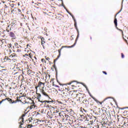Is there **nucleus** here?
<instances>
[{
	"label": "nucleus",
	"instance_id": "a878e982",
	"mask_svg": "<svg viewBox=\"0 0 128 128\" xmlns=\"http://www.w3.org/2000/svg\"><path fill=\"white\" fill-rule=\"evenodd\" d=\"M0 42H2L1 47L2 48H4V46H6V45H4V42H2V40H1Z\"/></svg>",
	"mask_w": 128,
	"mask_h": 128
},
{
	"label": "nucleus",
	"instance_id": "c756f323",
	"mask_svg": "<svg viewBox=\"0 0 128 128\" xmlns=\"http://www.w3.org/2000/svg\"><path fill=\"white\" fill-rule=\"evenodd\" d=\"M70 118L71 117L68 115L67 116V118H66V122H68V120H70Z\"/></svg>",
	"mask_w": 128,
	"mask_h": 128
},
{
	"label": "nucleus",
	"instance_id": "c85d7f7f",
	"mask_svg": "<svg viewBox=\"0 0 128 128\" xmlns=\"http://www.w3.org/2000/svg\"><path fill=\"white\" fill-rule=\"evenodd\" d=\"M116 28L118 30H120V32H121L122 34V36H124V31H122V30L118 28V27Z\"/></svg>",
	"mask_w": 128,
	"mask_h": 128
},
{
	"label": "nucleus",
	"instance_id": "dca6fc26",
	"mask_svg": "<svg viewBox=\"0 0 128 128\" xmlns=\"http://www.w3.org/2000/svg\"><path fill=\"white\" fill-rule=\"evenodd\" d=\"M38 38H40L41 44L43 48H44V44H46V41H44V38L42 36H40V37H38Z\"/></svg>",
	"mask_w": 128,
	"mask_h": 128
},
{
	"label": "nucleus",
	"instance_id": "864d4df0",
	"mask_svg": "<svg viewBox=\"0 0 128 128\" xmlns=\"http://www.w3.org/2000/svg\"><path fill=\"white\" fill-rule=\"evenodd\" d=\"M26 46H27V48H28V46H30L28 45V44H27Z\"/></svg>",
	"mask_w": 128,
	"mask_h": 128
},
{
	"label": "nucleus",
	"instance_id": "680f3d73",
	"mask_svg": "<svg viewBox=\"0 0 128 128\" xmlns=\"http://www.w3.org/2000/svg\"><path fill=\"white\" fill-rule=\"evenodd\" d=\"M92 37H90V40H92Z\"/></svg>",
	"mask_w": 128,
	"mask_h": 128
},
{
	"label": "nucleus",
	"instance_id": "8fccbe9b",
	"mask_svg": "<svg viewBox=\"0 0 128 128\" xmlns=\"http://www.w3.org/2000/svg\"><path fill=\"white\" fill-rule=\"evenodd\" d=\"M6 31L7 32H10V30H8V28H6Z\"/></svg>",
	"mask_w": 128,
	"mask_h": 128
},
{
	"label": "nucleus",
	"instance_id": "f257e3e1",
	"mask_svg": "<svg viewBox=\"0 0 128 128\" xmlns=\"http://www.w3.org/2000/svg\"><path fill=\"white\" fill-rule=\"evenodd\" d=\"M44 86V83L40 81L38 82V85L35 87V88L36 90V98L38 100V102H44L45 104H50V102H54V101L53 100H52L51 101H48V100H44V101H40V98L42 97V95L40 94L38 92V88H40L42 86Z\"/></svg>",
	"mask_w": 128,
	"mask_h": 128
},
{
	"label": "nucleus",
	"instance_id": "412c9836",
	"mask_svg": "<svg viewBox=\"0 0 128 128\" xmlns=\"http://www.w3.org/2000/svg\"><path fill=\"white\" fill-rule=\"evenodd\" d=\"M68 115L64 114L63 118H62V120H63L64 122H66V118H68Z\"/></svg>",
	"mask_w": 128,
	"mask_h": 128
},
{
	"label": "nucleus",
	"instance_id": "f8f14e48",
	"mask_svg": "<svg viewBox=\"0 0 128 128\" xmlns=\"http://www.w3.org/2000/svg\"><path fill=\"white\" fill-rule=\"evenodd\" d=\"M56 88H58V90L60 92L64 91V90H66V88L64 85H60V86H56Z\"/></svg>",
	"mask_w": 128,
	"mask_h": 128
},
{
	"label": "nucleus",
	"instance_id": "603ef678",
	"mask_svg": "<svg viewBox=\"0 0 128 128\" xmlns=\"http://www.w3.org/2000/svg\"><path fill=\"white\" fill-rule=\"evenodd\" d=\"M16 44V48H18L19 47H18V44Z\"/></svg>",
	"mask_w": 128,
	"mask_h": 128
},
{
	"label": "nucleus",
	"instance_id": "7ed1b4c3",
	"mask_svg": "<svg viewBox=\"0 0 128 128\" xmlns=\"http://www.w3.org/2000/svg\"><path fill=\"white\" fill-rule=\"evenodd\" d=\"M91 97L92 98H93V100H94L97 103V104H100V106H102V107L103 108H106V106H108V104H106V100H108V98H112V97H107L103 101H102V102L98 101V100H96V98L94 97L93 96H91Z\"/></svg>",
	"mask_w": 128,
	"mask_h": 128
},
{
	"label": "nucleus",
	"instance_id": "7c9ffc66",
	"mask_svg": "<svg viewBox=\"0 0 128 128\" xmlns=\"http://www.w3.org/2000/svg\"><path fill=\"white\" fill-rule=\"evenodd\" d=\"M73 124H75V126H76V120L74 118L72 119Z\"/></svg>",
	"mask_w": 128,
	"mask_h": 128
},
{
	"label": "nucleus",
	"instance_id": "de8ad7c7",
	"mask_svg": "<svg viewBox=\"0 0 128 128\" xmlns=\"http://www.w3.org/2000/svg\"><path fill=\"white\" fill-rule=\"evenodd\" d=\"M102 73L104 74H108L105 71H102Z\"/></svg>",
	"mask_w": 128,
	"mask_h": 128
},
{
	"label": "nucleus",
	"instance_id": "052dcab7",
	"mask_svg": "<svg viewBox=\"0 0 128 128\" xmlns=\"http://www.w3.org/2000/svg\"><path fill=\"white\" fill-rule=\"evenodd\" d=\"M22 16H24V14H22Z\"/></svg>",
	"mask_w": 128,
	"mask_h": 128
},
{
	"label": "nucleus",
	"instance_id": "1a4fd4ad",
	"mask_svg": "<svg viewBox=\"0 0 128 128\" xmlns=\"http://www.w3.org/2000/svg\"><path fill=\"white\" fill-rule=\"evenodd\" d=\"M4 100H8V102L12 104H16V100H14L12 98H6L5 99H3L2 100V101H0V104L3 102H4Z\"/></svg>",
	"mask_w": 128,
	"mask_h": 128
},
{
	"label": "nucleus",
	"instance_id": "5701e85b",
	"mask_svg": "<svg viewBox=\"0 0 128 128\" xmlns=\"http://www.w3.org/2000/svg\"><path fill=\"white\" fill-rule=\"evenodd\" d=\"M69 124H74V122L72 121V118L70 117V120L68 122Z\"/></svg>",
	"mask_w": 128,
	"mask_h": 128
},
{
	"label": "nucleus",
	"instance_id": "bf43d9fd",
	"mask_svg": "<svg viewBox=\"0 0 128 128\" xmlns=\"http://www.w3.org/2000/svg\"><path fill=\"white\" fill-rule=\"evenodd\" d=\"M48 107V104L47 105V108Z\"/></svg>",
	"mask_w": 128,
	"mask_h": 128
},
{
	"label": "nucleus",
	"instance_id": "0e129e2a",
	"mask_svg": "<svg viewBox=\"0 0 128 128\" xmlns=\"http://www.w3.org/2000/svg\"><path fill=\"white\" fill-rule=\"evenodd\" d=\"M10 46H12V44H10Z\"/></svg>",
	"mask_w": 128,
	"mask_h": 128
},
{
	"label": "nucleus",
	"instance_id": "4c0bfd02",
	"mask_svg": "<svg viewBox=\"0 0 128 128\" xmlns=\"http://www.w3.org/2000/svg\"><path fill=\"white\" fill-rule=\"evenodd\" d=\"M53 68H54L55 69V70H56V72L57 70H56V64H54L53 65Z\"/></svg>",
	"mask_w": 128,
	"mask_h": 128
},
{
	"label": "nucleus",
	"instance_id": "69168bd1",
	"mask_svg": "<svg viewBox=\"0 0 128 128\" xmlns=\"http://www.w3.org/2000/svg\"><path fill=\"white\" fill-rule=\"evenodd\" d=\"M52 70V68H51Z\"/></svg>",
	"mask_w": 128,
	"mask_h": 128
},
{
	"label": "nucleus",
	"instance_id": "b1692460",
	"mask_svg": "<svg viewBox=\"0 0 128 128\" xmlns=\"http://www.w3.org/2000/svg\"><path fill=\"white\" fill-rule=\"evenodd\" d=\"M52 108H53V110H54V114H58V110L56 108H54V107L52 106Z\"/></svg>",
	"mask_w": 128,
	"mask_h": 128
},
{
	"label": "nucleus",
	"instance_id": "0eeeda50",
	"mask_svg": "<svg viewBox=\"0 0 128 128\" xmlns=\"http://www.w3.org/2000/svg\"><path fill=\"white\" fill-rule=\"evenodd\" d=\"M26 94H24L22 96H17L16 100V102H22V104H24L26 98Z\"/></svg>",
	"mask_w": 128,
	"mask_h": 128
},
{
	"label": "nucleus",
	"instance_id": "e433bc0d",
	"mask_svg": "<svg viewBox=\"0 0 128 128\" xmlns=\"http://www.w3.org/2000/svg\"><path fill=\"white\" fill-rule=\"evenodd\" d=\"M23 56H24V58H26V56H28V58H30V56H28V54H26L23 55Z\"/></svg>",
	"mask_w": 128,
	"mask_h": 128
},
{
	"label": "nucleus",
	"instance_id": "72a5a7b5",
	"mask_svg": "<svg viewBox=\"0 0 128 128\" xmlns=\"http://www.w3.org/2000/svg\"><path fill=\"white\" fill-rule=\"evenodd\" d=\"M65 91L66 90H64V91H61V96H64V92H65Z\"/></svg>",
	"mask_w": 128,
	"mask_h": 128
},
{
	"label": "nucleus",
	"instance_id": "c9c22d12",
	"mask_svg": "<svg viewBox=\"0 0 128 128\" xmlns=\"http://www.w3.org/2000/svg\"><path fill=\"white\" fill-rule=\"evenodd\" d=\"M22 52V50H20V49H17V50H16V52L17 54H18V52Z\"/></svg>",
	"mask_w": 128,
	"mask_h": 128
},
{
	"label": "nucleus",
	"instance_id": "f704fd0d",
	"mask_svg": "<svg viewBox=\"0 0 128 128\" xmlns=\"http://www.w3.org/2000/svg\"><path fill=\"white\" fill-rule=\"evenodd\" d=\"M90 120H94V122H96V117H92V118H90Z\"/></svg>",
	"mask_w": 128,
	"mask_h": 128
},
{
	"label": "nucleus",
	"instance_id": "6ab92c4d",
	"mask_svg": "<svg viewBox=\"0 0 128 128\" xmlns=\"http://www.w3.org/2000/svg\"><path fill=\"white\" fill-rule=\"evenodd\" d=\"M68 90H70V88H68L67 91L65 90L64 96H70V92Z\"/></svg>",
	"mask_w": 128,
	"mask_h": 128
},
{
	"label": "nucleus",
	"instance_id": "3c124183",
	"mask_svg": "<svg viewBox=\"0 0 128 128\" xmlns=\"http://www.w3.org/2000/svg\"><path fill=\"white\" fill-rule=\"evenodd\" d=\"M20 76H22V80H24V76L22 74L20 75V76H19V78Z\"/></svg>",
	"mask_w": 128,
	"mask_h": 128
},
{
	"label": "nucleus",
	"instance_id": "20e7f679",
	"mask_svg": "<svg viewBox=\"0 0 128 128\" xmlns=\"http://www.w3.org/2000/svg\"><path fill=\"white\" fill-rule=\"evenodd\" d=\"M76 95L77 102H82L84 104V100H86L84 98V94L79 93Z\"/></svg>",
	"mask_w": 128,
	"mask_h": 128
},
{
	"label": "nucleus",
	"instance_id": "f3484780",
	"mask_svg": "<svg viewBox=\"0 0 128 128\" xmlns=\"http://www.w3.org/2000/svg\"><path fill=\"white\" fill-rule=\"evenodd\" d=\"M119 12H120V11L118 12L115 16V18L114 20V24H115L116 28H118V20H116V16L118 14Z\"/></svg>",
	"mask_w": 128,
	"mask_h": 128
},
{
	"label": "nucleus",
	"instance_id": "423d86ee",
	"mask_svg": "<svg viewBox=\"0 0 128 128\" xmlns=\"http://www.w3.org/2000/svg\"><path fill=\"white\" fill-rule=\"evenodd\" d=\"M84 104L86 108H88L90 106H94V100L92 98H88V100L84 99Z\"/></svg>",
	"mask_w": 128,
	"mask_h": 128
},
{
	"label": "nucleus",
	"instance_id": "13d9d810",
	"mask_svg": "<svg viewBox=\"0 0 128 128\" xmlns=\"http://www.w3.org/2000/svg\"><path fill=\"white\" fill-rule=\"evenodd\" d=\"M72 84V82H70V84Z\"/></svg>",
	"mask_w": 128,
	"mask_h": 128
},
{
	"label": "nucleus",
	"instance_id": "58836bf2",
	"mask_svg": "<svg viewBox=\"0 0 128 128\" xmlns=\"http://www.w3.org/2000/svg\"><path fill=\"white\" fill-rule=\"evenodd\" d=\"M74 26H75L76 30H78V26L76 25V22H74Z\"/></svg>",
	"mask_w": 128,
	"mask_h": 128
},
{
	"label": "nucleus",
	"instance_id": "aec40b11",
	"mask_svg": "<svg viewBox=\"0 0 128 128\" xmlns=\"http://www.w3.org/2000/svg\"><path fill=\"white\" fill-rule=\"evenodd\" d=\"M30 110H32V108H36V104L33 101V102L30 104Z\"/></svg>",
	"mask_w": 128,
	"mask_h": 128
},
{
	"label": "nucleus",
	"instance_id": "2f4dec72",
	"mask_svg": "<svg viewBox=\"0 0 128 128\" xmlns=\"http://www.w3.org/2000/svg\"><path fill=\"white\" fill-rule=\"evenodd\" d=\"M28 56H29V58H32V52H30L28 54Z\"/></svg>",
	"mask_w": 128,
	"mask_h": 128
},
{
	"label": "nucleus",
	"instance_id": "cd10ccee",
	"mask_svg": "<svg viewBox=\"0 0 128 128\" xmlns=\"http://www.w3.org/2000/svg\"><path fill=\"white\" fill-rule=\"evenodd\" d=\"M86 128H92V126L88 123L86 126Z\"/></svg>",
	"mask_w": 128,
	"mask_h": 128
},
{
	"label": "nucleus",
	"instance_id": "9b49d317",
	"mask_svg": "<svg viewBox=\"0 0 128 128\" xmlns=\"http://www.w3.org/2000/svg\"><path fill=\"white\" fill-rule=\"evenodd\" d=\"M16 72H15V74H21L22 72V74H24V72H26V71H23L22 70V67L20 68H18V67H16Z\"/></svg>",
	"mask_w": 128,
	"mask_h": 128
},
{
	"label": "nucleus",
	"instance_id": "e2e57ef3",
	"mask_svg": "<svg viewBox=\"0 0 128 128\" xmlns=\"http://www.w3.org/2000/svg\"><path fill=\"white\" fill-rule=\"evenodd\" d=\"M15 46H16V44H15Z\"/></svg>",
	"mask_w": 128,
	"mask_h": 128
},
{
	"label": "nucleus",
	"instance_id": "a211bd4d",
	"mask_svg": "<svg viewBox=\"0 0 128 128\" xmlns=\"http://www.w3.org/2000/svg\"><path fill=\"white\" fill-rule=\"evenodd\" d=\"M40 92H42V94H43V95L44 96H47L48 98H50V96H48V94H46V92L44 91V88L41 89V90H40Z\"/></svg>",
	"mask_w": 128,
	"mask_h": 128
},
{
	"label": "nucleus",
	"instance_id": "a18cd8bd",
	"mask_svg": "<svg viewBox=\"0 0 128 128\" xmlns=\"http://www.w3.org/2000/svg\"><path fill=\"white\" fill-rule=\"evenodd\" d=\"M7 51L9 52H12V50H10V48H8V49H7Z\"/></svg>",
	"mask_w": 128,
	"mask_h": 128
},
{
	"label": "nucleus",
	"instance_id": "bb28decb",
	"mask_svg": "<svg viewBox=\"0 0 128 128\" xmlns=\"http://www.w3.org/2000/svg\"><path fill=\"white\" fill-rule=\"evenodd\" d=\"M64 114H63L62 113L60 112L58 113V116H60L62 118L64 116Z\"/></svg>",
	"mask_w": 128,
	"mask_h": 128
},
{
	"label": "nucleus",
	"instance_id": "37998d69",
	"mask_svg": "<svg viewBox=\"0 0 128 128\" xmlns=\"http://www.w3.org/2000/svg\"><path fill=\"white\" fill-rule=\"evenodd\" d=\"M45 58H46V60H50V58H48L46 56H45Z\"/></svg>",
	"mask_w": 128,
	"mask_h": 128
},
{
	"label": "nucleus",
	"instance_id": "4468645a",
	"mask_svg": "<svg viewBox=\"0 0 128 128\" xmlns=\"http://www.w3.org/2000/svg\"><path fill=\"white\" fill-rule=\"evenodd\" d=\"M9 36L10 38H12V40H16V34L14 33V32H11L9 33Z\"/></svg>",
	"mask_w": 128,
	"mask_h": 128
},
{
	"label": "nucleus",
	"instance_id": "5fc2aeb1",
	"mask_svg": "<svg viewBox=\"0 0 128 128\" xmlns=\"http://www.w3.org/2000/svg\"><path fill=\"white\" fill-rule=\"evenodd\" d=\"M14 4H12V8H14Z\"/></svg>",
	"mask_w": 128,
	"mask_h": 128
},
{
	"label": "nucleus",
	"instance_id": "ddd939ff",
	"mask_svg": "<svg viewBox=\"0 0 128 128\" xmlns=\"http://www.w3.org/2000/svg\"><path fill=\"white\" fill-rule=\"evenodd\" d=\"M32 102H34V100H32V98H28V97H26L24 104H31Z\"/></svg>",
	"mask_w": 128,
	"mask_h": 128
},
{
	"label": "nucleus",
	"instance_id": "49530a36",
	"mask_svg": "<svg viewBox=\"0 0 128 128\" xmlns=\"http://www.w3.org/2000/svg\"><path fill=\"white\" fill-rule=\"evenodd\" d=\"M41 62H46V60H44V58H42V59H41Z\"/></svg>",
	"mask_w": 128,
	"mask_h": 128
},
{
	"label": "nucleus",
	"instance_id": "f03ea898",
	"mask_svg": "<svg viewBox=\"0 0 128 128\" xmlns=\"http://www.w3.org/2000/svg\"><path fill=\"white\" fill-rule=\"evenodd\" d=\"M26 116V114L24 113L23 114L19 119V124H20V128H26V121L24 122V117Z\"/></svg>",
	"mask_w": 128,
	"mask_h": 128
},
{
	"label": "nucleus",
	"instance_id": "2eb2a0df",
	"mask_svg": "<svg viewBox=\"0 0 128 128\" xmlns=\"http://www.w3.org/2000/svg\"><path fill=\"white\" fill-rule=\"evenodd\" d=\"M27 74L28 76H32V74H36V72L32 71V70L26 68Z\"/></svg>",
	"mask_w": 128,
	"mask_h": 128
},
{
	"label": "nucleus",
	"instance_id": "ea45409f",
	"mask_svg": "<svg viewBox=\"0 0 128 128\" xmlns=\"http://www.w3.org/2000/svg\"><path fill=\"white\" fill-rule=\"evenodd\" d=\"M57 102H58V104H64V103H62L60 101L57 100Z\"/></svg>",
	"mask_w": 128,
	"mask_h": 128
},
{
	"label": "nucleus",
	"instance_id": "6e6d98bb",
	"mask_svg": "<svg viewBox=\"0 0 128 128\" xmlns=\"http://www.w3.org/2000/svg\"><path fill=\"white\" fill-rule=\"evenodd\" d=\"M83 128H89L88 127H88L84 126V127H83Z\"/></svg>",
	"mask_w": 128,
	"mask_h": 128
},
{
	"label": "nucleus",
	"instance_id": "39448f33",
	"mask_svg": "<svg viewBox=\"0 0 128 128\" xmlns=\"http://www.w3.org/2000/svg\"><path fill=\"white\" fill-rule=\"evenodd\" d=\"M26 122L30 124H32L33 126H36L40 124L38 123V120L32 118V117L30 118L28 120H26Z\"/></svg>",
	"mask_w": 128,
	"mask_h": 128
},
{
	"label": "nucleus",
	"instance_id": "4be33fe9",
	"mask_svg": "<svg viewBox=\"0 0 128 128\" xmlns=\"http://www.w3.org/2000/svg\"><path fill=\"white\" fill-rule=\"evenodd\" d=\"M78 83L76 82L74 84L72 85V86H73V88H74L73 89L74 90V88H78V87L80 86H78Z\"/></svg>",
	"mask_w": 128,
	"mask_h": 128
},
{
	"label": "nucleus",
	"instance_id": "9d476101",
	"mask_svg": "<svg viewBox=\"0 0 128 128\" xmlns=\"http://www.w3.org/2000/svg\"><path fill=\"white\" fill-rule=\"evenodd\" d=\"M12 12L14 14H22V10L20 8H14L12 10Z\"/></svg>",
	"mask_w": 128,
	"mask_h": 128
},
{
	"label": "nucleus",
	"instance_id": "c03bdc74",
	"mask_svg": "<svg viewBox=\"0 0 128 128\" xmlns=\"http://www.w3.org/2000/svg\"><path fill=\"white\" fill-rule=\"evenodd\" d=\"M3 22H4V21L0 20V26H2V24Z\"/></svg>",
	"mask_w": 128,
	"mask_h": 128
},
{
	"label": "nucleus",
	"instance_id": "79ce46f5",
	"mask_svg": "<svg viewBox=\"0 0 128 128\" xmlns=\"http://www.w3.org/2000/svg\"><path fill=\"white\" fill-rule=\"evenodd\" d=\"M12 58H14V56H16V54H13L12 55Z\"/></svg>",
	"mask_w": 128,
	"mask_h": 128
},
{
	"label": "nucleus",
	"instance_id": "a19ab883",
	"mask_svg": "<svg viewBox=\"0 0 128 128\" xmlns=\"http://www.w3.org/2000/svg\"><path fill=\"white\" fill-rule=\"evenodd\" d=\"M121 56H122V58H124V54L123 53H122V54H121Z\"/></svg>",
	"mask_w": 128,
	"mask_h": 128
},
{
	"label": "nucleus",
	"instance_id": "473e14b6",
	"mask_svg": "<svg viewBox=\"0 0 128 128\" xmlns=\"http://www.w3.org/2000/svg\"><path fill=\"white\" fill-rule=\"evenodd\" d=\"M94 120H90L88 124H90V126H92V124H94Z\"/></svg>",
	"mask_w": 128,
	"mask_h": 128
},
{
	"label": "nucleus",
	"instance_id": "09e8293b",
	"mask_svg": "<svg viewBox=\"0 0 128 128\" xmlns=\"http://www.w3.org/2000/svg\"><path fill=\"white\" fill-rule=\"evenodd\" d=\"M124 126H126L127 128H128V124H126V123H124Z\"/></svg>",
	"mask_w": 128,
	"mask_h": 128
},
{
	"label": "nucleus",
	"instance_id": "6e6552de",
	"mask_svg": "<svg viewBox=\"0 0 128 128\" xmlns=\"http://www.w3.org/2000/svg\"><path fill=\"white\" fill-rule=\"evenodd\" d=\"M74 46H76V42L74 44V45H72V46H62V48H60V49L58 50L59 54L58 56V58L54 60V64H56V60H58V58H60V54H62V52H61L62 50L64 48H74Z\"/></svg>",
	"mask_w": 128,
	"mask_h": 128
},
{
	"label": "nucleus",
	"instance_id": "393cba45",
	"mask_svg": "<svg viewBox=\"0 0 128 128\" xmlns=\"http://www.w3.org/2000/svg\"><path fill=\"white\" fill-rule=\"evenodd\" d=\"M26 128H32V126H34L30 124L29 122H28V124H26Z\"/></svg>",
	"mask_w": 128,
	"mask_h": 128
},
{
	"label": "nucleus",
	"instance_id": "4d7b16f0",
	"mask_svg": "<svg viewBox=\"0 0 128 128\" xmlns=\"http://www.w3.org/2000/svg\"><path fill=\"white\" fill-rule=\"evenodd\" d=\"M8 28H10V25H8Z\"/></svg>",
	"mask_w": 128,
	"mask_h": 128
}]
</instances>
